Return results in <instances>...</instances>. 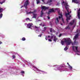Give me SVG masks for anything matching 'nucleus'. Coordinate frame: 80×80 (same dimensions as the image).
<instances>
[{
  "label": "nucleus",
  "mask_w": 80,
  "mask_h": 80,
  "mask_svg": "<svg viewBox=\"0 0 80 80\" xmlns=\"http://www.w3.org/2000/svg\"><path fill=\"white\" fill-rule=\"evenodd\" d=\"M65 8L67 10V12H68V13H66L65 14V15L66 17L67 18V21H68V15H70V13H72V11H70V12L68 11V8L67 7H69V6L68 5V3H66L65 4Z\"/></svg>",
  "instance_id": "obj_1"
},
{
  "label": "nucleus",
  "mask_w": 80,
  "mask_h": 80,
  "mask_svg": "<svg viewBox=\"0 0 80 80\" xmlns=\"http://www.w3.org/2000/svg\"><path fill=\"white\" fill-rule=\"evenodd\" d=\"M48 7H47L46 6H42V9L41 13V15L40 17H42V15H43L44 13L43 12V10H44V11H45L46 10H48Z\"/></svg>",
  "instance_id": "obj_2"
},
{
  "label": "nucleus",
  "mask_w": 80,
  "mask_h": 80,
  "mask_svg": "<svg viewBox=\"0 0 80 80\" xmlns=\"http://www.w3.org/2000/svg\"><path fill=\"white\" fill-rule=\"evenodd\" d=\"M29 0H27L25 2L24 6H22L21 7V8H22V7H24L26 9H27V6L29 4Z\"/></svg>",
  "instance_id": "obj_3"
},
{
  "label": "nucleus",
  "mask_w": 80,
  "mask_h": 80,
  "mask_svg": "<svg viewBox=\"0 0 80 80\" xmlns=\"http://www.w3.org/2000/svg\"><path fill=\"white\" fill-rule=\"evenodd\" d=\"M58 13L60 16H59V18L60 20L62 18V20L63 23H65V22H64V20H63V18H62L63 17V15L62 14V13H60V10L58 11Z\"/></svg>",
  "instance_id": "obj_4"
},
{
  "label": "nucleus",
  "mask_w": 80,
  "mask_h": 80,
  "mask_svg": "<svg viewBox=\"0 0 80 80\" xmlns=\"http://www.w3.org/2000/svg\"><path fill=\"white\" fill-rule=\"evenodd\" d=\"M64 41H65V42H67V45L68 46L69 45L71 44V43H72V41L70 40H67V39H65Z\"/></svg>",
  "instance_id": "obj_5"
},
{
  "label": "nucleus",
  "mask_w": 80,
  "mask_h": 80,
  "mask_svg": "<svg viewBox=\"0 0 80 80\" xmlns=\"http://www.w3.org/2000/svg\"><path fill=\"white\" fill-rule=\"evenodd\" d=\"M74 47H75L76 48V50L77 51V52H78V47L77 46H72V50H73V51H75V48H74Z\"/></svg>",
  "instance_id": "obj_6"
},
{
  "label": "nucleus",
  "mask_w": 80,
  "mask_h": 80,
  "mask_svg": "<svg viewBox=\"0 0 80 80\" xmlns=\"http://www.w3.org/2000/svg\"><path fill=\"white\" fill-rule=\"evenodd\" d=\"M80 8L78 10V18L79 19H80Z\"/></svg>",
  "instance_id": "obj_7"
},
{
  "label": "nucleus",
  "mask_w": 80,
  "mask_h": 80,
  "mask_svg": "<svg viewBox=\"0 0 80 80\" xmlns=\"http://www.w3.org/2000/svg\"><path fill=\"white\" fill-rule=\"evenodd\" d=\"M32 25H33L32 23H29L27 25V28H30L31 27H32Z\"/></svg>",
  "instance_id": "obj_8"
},
{
  "label": "nucleus",
  "mask_w": 80,
  "mask_h": 80,
  "mask_svg": "<svg viewBox=\"0 0 80 80\" xmlns=\"http://www.w3.org/2000/svg\"><path fill=\"white\" fill-rule=\"evenodd\" d=\"M49 11V12H50V13H51L52 12V13H54L55 12V10H54V9L53 8L52 9H50Z\"/></svg>",
  "instance_id": "obj_9"
},
{
  "label": "nucleus",
  "mask_w": 80,
  "mask_h": 80,
  "mask_svg": "<svg viewBox=\"0 0 80 80\" xmlns=\"http://www.w3.org/2000/svg\"><path fill=\"white\" fill-rule=\"evenodd\" d=\"M78 35H79V34L78 33L73 38V40H75V39H76L77 38H78Z\"/></svg>",
  "instance_id": "obj_10"
},
{
  "label": "nucleus",
  "mask_w": 80,
  "mask_h": 80,
  "mask_svg": "<svg viewBox=\"0 0 80 80\" xmlns=\"http://www.w3.org/2000/svg\"><path fill=\"white\" fill-rule=\"evenodd\" d=\"M74 22H75V20H72V22H71L69 24V25H72L74 23Z\"/></svg>",
  "instance_id": "obj_11"
},
{
  "label": "nucleus",
  "mask_w": 80,
  "mask_h": 80,
  "mask_svg": "<svg viewBox=\"0 0 80 80\" xmlns=\"http://www.w3.org/2000/svg\"><path fill=\"white\" fill-rule=\"evenodd\" d=\"M57 40H58V39H57V37H56V36H54L53 41L54 42H56V41H57Z\"/></svg>",
  "instance_id": "obj_12"
},
{
  "label": "nucleus",
  "mask_w": 80,
  "mask_h": 80,
  "mask_svg": "<svg viewBox=\"0 0 80 80\" xmlns=\"http://www.w3.org/2000/svg\"><path fill=\"white\" fill-rule=\"evenodd\" d=\"M36 17L37 14H33V16L32 17V18H36Z\"/></svg>",
  "instance_id": "obj_13"
},
{
  "label": "nucleus",
  "mask_w": 80,
  "mask_h": 80,
  "mask_svg": "<svg viewBox=\"0 0 80 80\" xmlns=\"http://www.w3.org/2000/svg\"><path fill=\"white\" fill-rule=\"evenodd\" d=\"M59 22V21H58V17L57 18L56 20V23H58Z\"/></svg>",
  "instance_id": "obj_14"
},
{
  "label": "nucleus",
  "mask_w": 80,
  "mask_h": 80,
  "mask_svg": "<svg viewBox=\"0 0 80 80\" xmlns=\"http://www.w3.org/2000/svg\"><path fill=\"white\" fill-rule=\"evenodd\" d=\"M72 2H74V3H78V2L75 0H72Z\"/></svg>",
  "instance_id": "obj_15"
},
{
  "label": "nucleus",
  "mask_w": 80,
  "mask_h": 80,
  "mask_svg": "<svg viewBox=\"0 0 80 80\" xmlns=\"http://www.w3.org/2000/svg\"><path fill=\"white\" fill-rule=\"evenodd\" d=\"M65 41H61V44H62V45H64V43H65Z\"/></svg>",
  "instance_id": "obj_16"
},
{
  "label": "nucleus",
  "mask_w": 80,
  "mask_h": 80,
  "mask_svg": "<svg viewBox=\"0 0 80 80\" xmlns=\"http://www.w3.org/2000/svg\"><path fill=\"white\" fill-rule=\"evenodd\" d=\"M5 1L3 0L2 2H0V3H1V5H2V4H3V3H5Z\"/></svg>",
  "instance_id": "obj_17"
},
{
  "label": "nucleus",
  "mask_w": 80,
  "mask_h": 80,
  "mask_svg": "<svg viewBox=\"0 0 80 80\" xmlns=\"http://www.w3.org/2000/svg\"><path fill=\"white\" fill-rule=\"evenodd\" d=\"M37 4H38L40 3V1L39 0H36Z\"/></svg>",
  "instance_id": "obj_18"
},
{
  "label": "nucleus",
  "mask_w": 80,
  "mask_h": 80,
  "mask_svg": "<svg viewBox=\"0 0 80 80\" xmlns=\"http://www.w3.org/2000/svg\"><path fill=\"white\" fill-rule=\"evenodd\" d=\"M65 29H66V30H67L68 28V29H70V27H69V25L67 27H66L65 28Z\"/></svg>",
  "instance_id": "obj_19"
},
{
  "label": "nucleus",
  "mask_w": 80,
  "mask_h": 80,
  "mask_svg": "<svg viewBox=\"0 0 80 80\" xmlns=\"http://www.w3.org/2000/svg\"><path fill=\"white\" fill-rule=\"evenodd\" d=\"M67 19H66V21H67L68 23V20H70V18H69L68 17V21L67 20Z\"/></svg>",
  "instance_id": "obj_20"
},
{
  "label": "nucleus",
  "mask_w": 80,
  "mask_h": 80,
  "mask_svg": "<svg viewBox=\"0 0 80 80\" xmlns=\"http://www.w3.org/2000/svg\"><path fill=\"white\" fill-rule=\"evenodd\" d=\"M22 41H25V40H26V39L24 37H23L22 38Z\"/></svg>",
  "instance_id": "obj_21"
},
{
  "label": "nucleus",
  "mask_w": 80,
  "mask_h": 80,
  "mask_svg": "<svg viewBox=\"0 0 80 80\" xmlns=\"http://www.w3.org/2000/svg\"><path fill=\"white\" fill-rule=\"evenodd\" d=\"M68 48L67 47H66L64 48V50H65V51H66L67 50H68Z\"/></svg>",
  "instance_id": "obj_22"
},
{
  "label": "nucleus",
  "mask_w": 80,
  "mask_h": 80,
  "mask_svg": "<svg viewBox=\"0 0 80 80\" xmlns=\"http://www.w3.org/2000/svg\"><path fill=\"white\" fill-rule=\"evenodd\" d=\"M69 68L70 69V70H72V67L70 65H69Z\"/></svg>",
  "instance_id": "obj_23"
},
{
  "label": "nucleus",
  "mask_w": 80,
  "mask_h": 80,
  "mask_svg": "<svg viewBox=\"0 0 80 80\" xmlns=\"http://www.w3.org/2000/svg\"><path fill=\"white\" fill-rule=\"evenodd\" d=\"M32 67H33V68H36V69L37 70H38V68H37L35 66H32Z\"/></svg>",
  "instance_id": "obj_24"
},
{
  "label": "nucleus",
  "mask_w": 80,
  "mask_h": 80,
  "mask_svg": "<svg viewBox=\"0 0 80 80\" xmlns=\"http://www.w3.org/2000/svg\"><path fill=\"white\" fill-rule=\"evenodd\" d=\"M2 16H3V14H0V18H2Z\"/></svg>",
  "instance_id": "obj_25"
},
{
  "label": "nucleus",
  "mask_w": 80,
  "mask_h": 80,
  "mask_svg": "<svg viewBox=\"0 0 80 80\" xmlns=\"http://www.w3.org/2000/svg\"><path fill=\"white\" fill-rule=\"evenodd\" d=\"M50 32H52V28H50Z\"/></svg>",
  "instance_id": "obj_26"
},
{
  "label": "nucleus",
  "mask_w": 80,
  "mask_h": 80,
  "mask_svg": "<svg viewBox=\"0 0 80 80\" xmlns=\"http://www.w3.org/2000/svg\"><path fill=\"white\" fill-rule=\"evenodd\" d=\"M21 73L24 74L25 73V71H22L21 72Z\"/></svg>",
  "instance_id": "obj_27"
},
{
  "label": "nucleus",
  "mask_w": 80,
  "mask_h": 80,
  "mask_svg": "<svg viewBox=\"0 0 80 80\" xmlns=\"http://www.w3.org/2000/svg\"><path fill=\"white\" fill-rule=\"evenodd\" d=\"M50 12L49 11L48 12H47V13L48 15H50Z\"/></svg>",
  "instance_id": "obj_28"
},
{
  "label": "nucleus",
  "mask_w": 80,
  "mask_h": 80,
  "mask_svg": "<svg viewBox=\"0 0 80 80\" xmlns=\"http://www.w3.org/2000/svg\"><path fill=\"white\" fill-rule=\"evenodd\" d=\"M35 27L36 28H37V29H38V28H39L38 27H37L36 26H35Z\"/></svg>",
  "instance_id": "obj_29"
},
{
  "label": "nucleus",
  "mask_w": 80,
  "mask_h": 80,
  "mask_svg": "<svg viewBox=\"0 0 80 80\" xmlns=\"http://www.w3.org/2000/svg\"><path fill=\"white\" fill-rule=\"evenodd\" d=\"M48 2H49V3H51V2H52V0H50L48 1Z\"/></svg>",
  "instance_id": "obj_30"
},
{
  "label": "nucleus",
  "mask_w": 80,
  "mask_h": 80,
  "mask_svg": "<svg viewBox=\"0 0 80 80\" xmlns=\"http://www.w3.org/2000/svg\"><path fill=\"white\" fill-rule=\"evenodd\" d=\"M78 43V42H76V40H75V41H74V43Z\"/></svg>",
  "instance_id": "obj_31"
},
{
  "label": "nucleus",
  "mask_w": 80,
  "mask_h": 80,
  "mask_svg": "<svg viewBox=\"0 0 80 80\" xmlns=\"http://www.w3.org/2000/svg\"><path fill=\"white\" fill-rule=\"evenodd\" d=\"M0 10H1V11H2V12H3V8H0Z\"/></svg>",
  "instance_id": "obj_32"
},
{
  "label": "nucleus",
  "mask_w": 80,
  "mask_h": 80,
  "mask_svg": "<svg viewBox=\"0 0 80 80\" xmlns=\"http://www.w3.org/2000/svg\"><path fill=\"white\" fill-rule=\"evenodd\" d=\"M42 34H40L38 36V37H42Z\"/></svg>",
  "instance_id": "obj_33"
},
{
  "label": "nucleus",
  "mask_w": 80,
  "mask_h": 80,
  "mask_svg": "<svg viewBox=\"0 0 80 80\" xmlns=\"http://www.w3.org/2000/svg\"><path fill=\"white\" fill-rule=\"evenodd\" d=\"M12 58H15V56L13 55L12 56Z\"/></svg>",
  "instance_id": "obj_34"
},
{
  "label": "nucleus",
  "mask_w": 80,
  "mask_h": 80,
  "mask_svg": "<svg viewBox=\"0 0 80 80\" xmlns=\"http://www.w3.org/2000/svg\"><path fill=\"white\" fill-rule=\"evenodd\" d=\"M61 36H62V34H60L59 37H61Z\"/></svg>",
  "instance_id": "obj_35"
},
{
  "label": "nucleus",
  "mask_w": 80,
  "mask_h": 80,
  "mask_svg": "<svg viewBox=\"0 0 80 80\" xmlns=\"http://www.w3.org/2000/svg\"><path fill=\"white\" fill-rule=\"evenodd\" d=\"M48 41H49V42H52V40L50 39H48Z\"/></svg>",
  "instance_id": "obj_36"
},
{
  "label": "nucleus",
  "mask_w": 80,
  "mask_h": 80,
  "mask_svg": "<svg viewBox=\"0 0 80 80\" xmlns=\"http://www.w3.org/2000/svg\"><path fill=\"white\" fill-rule=\"evenodd\" d=\"M30 20V18H26V20Z\"/></svg>",
  "instance_id": "obj_37"
},
{
  "label": "nucleus",
  "mask_w": 80,
  "mask_h": 80,
  "mask_svg": "<svg viewBox=\"0 0 80 80\" xmlns=\"http://www.w3.org/2000/svg\"><path fill=\"white\" fill-rule=\"evenodd\" d=\"M51 39H52V38H53V36H51Z\"/></svg>",
  "instance_id": "obj_38"
},
{
  "label": "nucleus",
  "mask_w": 80,
  "mask_h": 80,
  "mask_svg": "<svg viewBox=\"0 0 80 80\" xmlns=\"http://www.w3.org/2000/svg\"><path fill=\"white\" fill-rule=\"evenodd\" d=\"M47 36H46V38H45V39H46V40H47Z\"/></svg>",
  "instance_id": "obj_39"
},
{
  "label": "nucleus",
  "mask_w": 80,
  "mask_h": 80,
  "mask_svg": "<svg viewBox=\"0 0 80 80\" xmlns=\"http://www.w3.org/2000/svg\"><path fill=\"white\" fill-rule=\"evenodd\" d=\"M58 10V8H56L55 9V10Z\"/></svg>",
  "instance_id": "obj_40"
},
{
  "label": "nucleus",
  "mask_w": 80,
  "mask_h": 80,
  "mask_svg": "<svg viewBox=\"0 0 80 80\" xmlns=\"http://www.w3.org/2000/svg\"><path fill=\"white\" fill-rule=\"evenodd\" d=\"M50 36H48V38H50Z\"/></svg>",
  "instance_id": "obj_41"
},
{
  "label": "nucleus",
  "mask_w": 80,
  "mask_h": 80,
  "mask_svg": "<svg viewBox=\"0 0 80 80\" xmlns=\"http://www.w3.org/2000/svg\"><path fill=\"white\" fill-rule=\"evenodd\" d=\"M2 44V42L1 41H0V44Z\"/></svg>",
  "instance_id": "obj_42"
},
{
  "label": "nucleus",
  "mask_w": 80,
  "mask_h": 80,
  "mask_svg": "<svg viewBox=\"0 0 80 80\" xmlns=\"http://www.w3.org/2000/svg\"><path fill=\"white\" fill-rule=\"evenodd\" d=\"M33 13V12H30L29 13Z\"/></svg>",
  "instance_id": "obj_43"
},
{
  "label": "nucleus",
  "mask_w": 80,
  "mask_h": 80,
  "mask_svg": "<svg viewBox=\"0 0 80 80\" xmlns=\"http://www.w3.org/2000/svg\"><path fill=\"white\" fill-rule=\"evenodd\" d=\"M48 19H50V17H48Z\"/></svg>",
  "instance_id": "obj_44"
},
{
  "label": "nucleus",
  "mask_w": 80,
  "mask_h": 80,
  "mask_svg": "<svg viewBox=\"0 0 80 80\" xmlns=\"http://www.w3.org/2000/svg\"><path fill=\"white\" fill-rule=\"evenodd\" d=\"M72 17V16H71V15H69V18H70V17Z\"/></svg>",
  "instance_id": "obj_45"
},
{
  "label": "nucleus",
  "mask_w": 80,
  "mask_h": 80,
  "mask_svg": "<svg viewBox=\"0 0 80 80\" xmlns=\"http://www.w3.org/2000/svg\"><path fill=\"white\" fill-rule=\"evenodd\" d=\"M44 28L45 29V30H46V27H44Z\"/></svg>",
  "instance_id": "obj_46"
},
{
  "label": "nucleus",
  "mask_w": 80,
  "mask_h": 80,
  "mask_svg": "<svg viewBox=\"0 0 80 80\" xmlns=\"http://www.w3.org/2000/svg\"><path fill=\"white\" fill-rule=\"evenodd\" d=\"M2 12V11L0 10V13Z\"/></svg>",
  "instance_id": "obj_47"
},
{
  "label": "nucleus",
  "mask_w": 80,
  "mask_h": 80,
  "mask_svg": "<svg viewBox=\"0 0 80 80\" xmlns=\"http://www.w3.org/2000/svg\"><path fill=\"white\" fill-rule=\"evenodd\" d=\"M67 64L68 65V66H69V65H69V64L68 63V62H67Z\"/></svg>",
  "instance_id": "obj_48"
},
{
  "label": "nucleus",
  "mask_w": 80,
  "mask_h": 80,
  "mask_svg": "<svg viewBox=\"0 0 80 80\" xmlns=\"http://www.w3.org/2000/svg\"><path fill=\"white\" fill-rule=\"evenodd\" d=\"M40 25H42V23H41L39 24Z\"/></svg>",
  "instance_id": "obj_49"
},
{
  "label": "nucleus",
  "mask_w": 80,
  "mask_h": 80,
  "mask_svg": "<svg viewBox=\"0 0 80 80\" xmlns=\"http://www.w3.org/2000/svg\"><path fill=\"white\" fill-rule=\"evenodd\" d=\"M42 0L43 2H44V0Z\"/></svg>",
  "instance_id": "obj_50"
},
{
  "label": "nucleus",
  "mask_w": 80,
  "mask_h": 80,
  "mask_svg": "<svg viewBox=\"0 0 80 80\" xmlns=\"http://www.w3.org/2000/svg\"><path fill=\"white\" fill-rule=\"evenodd\" d=\"M44 26H45V25L43 24V25H42V27H44Z\"/></svg>",
  "instance_id": "obj_51"
},
{
  "label": "nucleus",
  "mask_w": 80,
  "mask_h": 80,
  "mask_svg": "<svg viewBox=\"0 0 80 80\" xmlns=\"http://www.w3.org/2000/svg\"><path fill=\"white\" fill-rule=\"evenodd\" d=\"M75 27V26H74L73 27V28Z\"/></svg>",
  "instance_id": "obj_52"
},
{
  "label": "nucleus",
  "mask_w": 80,
  "mask_h": 80,
  "mask_svg": "<svg viewBox=\"0 0 80 80\" xmlns=\"http://www.w3.org/2000/svg\"><path fill=\"white\" fill-rule=\"evenodd\" d=\"M62 3H64V1H63V2H62Z\"/></svg>",
  "instance_id": "obj_53"
},
{
  "label": "nucleus",
  "mask_w": 80,
  "mask_h": 80,
  "mask_svg": "<svg viewBox=\"0 0 80 80\" xmlns=\"http://www.w3.org/2000/svg\"><path fill=\"white\" fill-rule=\"evenodd\" d=\"M61 25H63V24L61 23Z\"/></svg>",
  "instance_id": "obj_54"
},
{
  "label": "nucleus",
  "mask_w": 80,
  "mask_h": 80,
  "mask_svg": "<svg viewBox=\"0 0 80 80\" xmlns=\"http://www.w3.org/2000/svg\"><path fill=\"white\" fill-rule=\"evenodd\" d=\"M36 12V11L34 10V12Z\"/></svg>",
  "instance_id": "obj_55"
},
{
  "label": "nucleus",
  "mask_w": 80,
  "mask_h": 80,
  "mask_svg": "<svg viewBox=\"0 0 80 80\" xmlns=\"http://www.w3.org/2000/svg\"><path fill=\"white\" fill-rule=\"evenodd\" d=\"M51 35H53V34H52V33H51Z\"/></svg>",
  "instance_id": "obj_56"
},
{
  "label": "nucleus",
  "mask_w": 80,
  "mask_h": 80,
  "mask_svg": "<svg viewBox=\"0 0 80 80\" xmlns=\"http://www.w3.org/2000/svg\"><path fill=\"white\" fill-rule=\"evenodd\" d=\"M42 72H43V71H42Z\"/></svg>",
  "instance_id": "obj_57"
}]
</instances>
